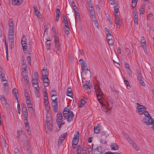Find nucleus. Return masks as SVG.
I'll return each instance as SVG.
<instances>
[{"instance_id":"nucleus-13","label":"nucleus","mask_w":154,"mask_h":154,"mask_svg":"<svg viewBox=\"0 0 154 154\" xmlns=\"http://www.w3.org/2000/svg\"><path fill=\"white\" fill-rule=\"evenodd\" d=\"M94 153L95 154H103L101 147V146L97 147L94 149Z\"/></svg>"},{"instance_id":"nucleus-12","label":"nucleus","mask_w":154,"mask_h":154,"mask_svg":"<svg viewBox=\"0 0 154 154\" xmlns=\"http://www.w3.org/2000/svg\"><path fill=\"white\" fill-rule=\"evenodd\" d=\"M55 48L58 51H59L60 45L59 42V39L57 37L54 38Z\"/></svg>"},{"instance_id":"nucleus-50","label":"nucleus","mask_w":154,"mask_h":154,"mask_svg":"<svg viewBox=\"0 0 154 154\" xmlns=\"http://www.w3.org/2000/svg\"><path fill=\"white\" fill-rule=\"evenodd\" d=\"M101 136H105L106 137L108 136V134L106 132L104 131H102L100 133Z\"/></svg>"},{"instance_id":"nucleus-35","label":"nucleus","mask_w":154,"mask_h":154,"mask_svg":"<svg viewBox=\"0 0 154 154\" xmlns=\"http://www.w3.org/2000/svg\"><path fill=\"white\" fill-rule=\"evenodd\" d=\"M147 17L149 20H151L153 19L154 17L152 14L151 13H149L147 15Z\"/></svg>"},{"instance_id":"nucleus-52","label":"nucleus","mask_w":154,"mask_h":154,"mask_svg":"<svg viewBox=\"0 0 154 154\" xmlns=\"http://www.w3.org/2000/svg\"><path fill=\"white\" fill-rule=\"evenodd\" d=\"M42 79H43V83H45V82H48L49 80L48 77H42Z\"/></svg>"},{"instance_id":"nucleus-36","label":"nucleus","mask_w":154,"mask_h":154,"mask_svg":"<svg viewBox=\"0 0 154 154\" xmlns=\"http://www.w3.org/2000/svg\"><path fill=\"white\" fill-rule=\"evenodd\" d=\"M35 93L36 97L38 98L40 96L39 88L35 89Z\"/></svg>"},{"instance_id":"nucleus-46","label":"nucleus","mask_w":154,"mask_h":154,"mask_svg":"<svg viewBox=\"0 0 154 154\" xmlns=\"http://www.w3.org/2000/svg\"><path fill=\"white\" fill-rule=\"evenodd\" d=\"M60 13V10L58 9H57L56 10V17H60V15H59Z\"/></svg>"},{"instance_id":"nucleus-16","label":"nucleus","mask_w":154,"mask_h":154,"mask_svg":"<svg viewBox=\"0 0 154 154\" xmlns=\"http://www.w3.org/2000/svg\"><path fill=\"white\" fill-rule=\"evenodd\" d=\"M110 147L112 150H116L118 149V146L116 143H113L110 145Z\"/></svg>"},{"instance_id":"nucleus-44","label":"nucleus","mask_w":154,"mask_h":154,"mask_svg":"<svg viewBox=\"0 0 154 154\" xmlns=\"http://www.w3.org/2000/svg\"><path fill=\"white\" fill-rule=\"evenodd\" d=\"M75 134L73 139H75L79 140V132H76L75 133Z\"/></svg>"},{"instance_id":"nucleus-43","label":"nucleus","mask_w":154,"mask_h":154,"mask_svg":"<svg viewBox=\"0 0 154 154\" xmlns=\"http://www.w3.org/2000/svg\"><path fill=\"white\" fill-rule=\"evenodd\" d=\"M141 47H142L143 48L144 51L145 52H146L147 51V47H146V43H144V44H143L142 45Z\"/></svg>"},{"instance_id":"nucleus-63","label":"nucleus","mask_w":154,"mask_h":154,"mask_svg":"<svg viewBox=\"0 0 154 154\" xmlns=\"http://www.w3.org/2000/svg\"><path fill=\"white\" fill-rule=\"evenodd\" d=\"M57 119H63V117L62 116L61 113L58 114L57 115Z\"/></svg>"},{"instance_id":"nucleus-3","label":"nucleus","mask_w":154,"mask_h":154,"mask_svg":"<svg viewBox=\"0 0 154 154\" xmlns=\"http://www.w3.org/2000/svg\"><path fill=\"white\" fill-rule=\"evenodd\" d=\"M21 44L24 53L27 52V46L26 39L25 35H23L21 39Z\"/></svg>"},{"instance_id":"nucleus-34","label":"nucleus","mask_w":154,"mask_h":154,"mask_svg":"<svg viewBox=\"0 0 154 154\" xmlns=\"http://www.w3.org/2000/svg\"><path fill=\"white\" fill-rule=\"evenodd\" d=\"M137 1V0H132L131 6L133 9L135 8L136 7Z\"/></svg>"},{"instance_id":"nucleus-61","label":"nucleus","mask_w":154,"mask_h":154,"mask_svg":"<svg viewBox=\"0 0 154 154\" xmlns=\"http://www.w3.org/2000/svg\"><path fill=\"white\" fill-rule=\"evenodd\" d=\"M140 42L141 43H143V44L146 43L145 38L143 36L141 38Z\"/></svg>"},{"instance_id":"nucleus-38","label":"nucleus","mask_w":154,"mask_h":154,"mask_svg":"<svg viewBox=\"0 0 154 154\" xmlns=\"http://www.w3.org/2000/svg\"><path fill=\"white\" fill-rule=\"evenodd\" d=\"M134 16V19H137L138 18V13L137 11H134L133 13Z\"/></svg>"},{"instance_id":"nucleus-18","label":"nucleus","mask_w":154,"mask_h":154,"mask_svg":"<svg viewBox=\"0 0 154 154\" xmlns=\"http://www.w3.org/2000/svg\"><path fill=\"white\" fill-rule=\"evenodd\" d=\"M56 122L58 125V126L60 128L59 130L61 127V125L63 124V120L62 119H57L56 120Z\"/></svg>"},{"instance_id":"nucleus-30","label":"nucleus","mask_w":154,"mask_h":154,"mask_svg":"<svg viewBox=\"0 0 154 154\" xmlns=\"http://www.w3.org/2000/svg\"><path fill=\"white\" fill-rule=\"evenodd\" d=\"M125 137L126 139L128 140V141L131 144H132L133 143V141L128 136L127 134H125Z\"/></svg>"},{"instance_id":"nucleus-27","label":"nucleus","mask_w":154,"mask_h":154,"mask_svg":"<svg viewBox=\"0 0 154 154\" xmlns=\"http://www.w3.org/2000/svg\"><path fill=\"white\" fill-rule=\"evenodd\" d=\"M50 41L51 40L47 39V41H46L45 42L46 48L47 50L50 49V48L51 43L50 42Z\"/></svg>"},{"instance_id":"nucleus-56","label":"nucleus","mask_w":154,"mask_h":154,"mask_svg":"<svg viewBox=\"0 0 154 154\" xmlns=\"http://www.w3.org/2000/svg\"><path fill=\"white\" fill-rule=\"evenodd\" d=\"M127 71L128 74L129 76H132V75L131 74V71L130 68H127Z\"/></svg>"},{"instance_id":"nucleus-5","label":"nucleus","mask_w":154,"mask_h":154,"mask_svg":"<svg viewBox=\"0 0 154 154\" xmlns=\"http://www.w3.org/2000/svg\"><path fill=\"white\" fill-rule=\"evenodd\" d=\"M143 122L146 125H149L152 124L153 120H152L150 116L145 117L143 119Z\"/></svg>"},{"instance_id":"nucleus-20","label":"nucleus","mask_w":154,"mask_h":154,"mask_svg":"<svg viewBox=\"0 0 154 154\" xmlns=\"http://www.w3.org/2000/svg\"><path fill=\"white\" fill-rule=\"evenodd\" d=\"M57 98H56L54 100H52V106L53 107L57 106Z\"/></svg>"},{"instance_id":"nucleus-1","label":"nucleus","mask_w":154,"mask_h":154,"mask_svg":"<svg viewBox=\"0 0 154 154\" xmlns=\"http://www.w3.org/2000/svg\"><path fill=\"white\" fill-rule=\"evenodd\" d=\"M96 92V95L97 100L102 105L101 108L102 110L106 112H110V109L112 108V101H110L106 103L103 102L104 99L102 97V92L99 85L96 84L94 87Z\"/></svg>"},{"instance_id":"nucleus-19","label":"nucleus","mask_w":154,"mask_h":154,"mask_svg":"<svg viewBox=\"0 0 154 154\" xmlns=\"http://www.w3.org/2000/svg\"><path fill=\"white\" fill-rule=\"evenodd\" d=\"M23 0H13L12 4L14 5H19L21 4Z\"/></svg>"},{"instance_id":"nucleus-28","label":"nucleus","mask_w":154,"mask_h":154,"mask_svg":"<svg viewBox=\"0 0 154 154\" xmlns=\"http://www.w3.org/2000/svg\"><path fill=\"white\" fill-rule=\"evenodd\" d=\"M86 101L84 100L81 99L80 101L79 106V107H82L84 105Z\"/></svg>"},{"instance_id":"nucleus-23","label":"nucleus","mask_w":154,"mask_h":154,"mask_svg":"<svg viewBox=\"0 0 154 154\" xmlns=\"http://www.w3.org/2000/svg\"><path fill=\"white\" fill-rule=\"evenodd\" d=\"M44 102L45 104H47V103H48V94L46 91H45V93L44 94Z\"/></svg>"},{"instance_id":"nucleus-4","label":"nucleus","mask_w":154,"mask_h":154,"mask_svg":"<svg viewBox=\"0 0 154 154\" xmlns=\"http://www.w3.org/2000/svg\"><path fill=\"white\" fill-rule=\"evenodd\" d=\"M137 112L140 115L143 114V111L146 110V108L140 105L139 103H137Z\"/></svg>"},{"instance_id":"nucleus-9","label":"nucleus","mask_w":154,"mask_h":154,"mask_svg":"<svg viewBox=\"0 0 154 154\" xmlns=\"http://www.w3.org/2000/svg\"><path fill=\"white\" fill-rule=\"evenodd\" d=\"M51 119V118H47L46 120V125L45 126V127H46V128L48 129V131H51L53 128L52 126L51 125L50 123V120ZM46 128L45 127V129Z\"/></svg>"},{"instance_id":"nucleus-47","label":"nucleus","mask_w":154,"mask_h":154,"mask_svg":"<svg viewBox=\"0 0 154 154\" xmlns=\"http://www.w3.org/2000/svg\"><path fill=\"white\" fill-rule=\"evenodd\" d=\"M14 28H10L8 31V34H14Z\"/></svg>"},{"instance_id":"nucleus-24","label":"nucleus","mask_w":154,"mask_h":154,"mask_svg":"<svg viewBox=\"0 0 154 154\" xmlns=\"http://www.w3.org/2000/svg\"><path fill=\"white\" fill-rule=\"evenodd\" d=\"M66 94L67 96L71 97L73 95L71 87L68 88L66 92Z\"/></svg>"},{"instance_id":"nucleus-8","label":"nucleus","mask_w":154,"mask_h":154,"mask_svg":"<svg viewBox=\"0 0 154 154\" xmlns=\"http://www.w3.org/2000/svg\"><path fill=\"white\" fill-rule=\"evenodd\" d=\"M24 122L25 126L26 128L27 132L29 135L31 134L30 131L29 130V125L28 120V117L27 118H24Z\"/></svg>"},{"instance_id":"nucleus-11","label":"nucleus","mask_w":154,"mask_h":154,"mask_svg":"<svg viewBox=\"0 0 154 154\" xmlns=\"http://www.w3.org/2000/svg\"><path fill=\"white\" fill-rule=\"evenodd\" d=\"M67 135V133H65L60 135L58 140V145L59 144H61L62 143L63 141L65 140Z\"/></svg>"},{"instance_id":"nucleus-58","label":"nucleus","mask_w":154,"mask_h":154,"mask_svg":"<svg viewBox=\"0 0 154 154\" xmlns=\"http://www.w3.org/2000/svg\"><path fill=\"white\" fill-rule=\"evenodd\" d=\"M107 140L106 139H103L102 138H101L100 139V142L103 144H106L107 143Z\"/></svg>"},{"instance_id":"nucleus-14","label":"nucleus","mask_w":154,"mask_h":154,"mask_svg":"<svg viewBox=\"0 0 154 154\" xmlns=\"http://www.w3.org/2000/svg\"><path fill=\"white\" fill-rule=\"evenodd\" d=\"M12 92L14 96L16 99L17 100V102L18 103V94L17 91V90L14 88L13 91Z\"/></svg>"},{"instance_id":"nucleus-26","label":"nucleus","mask_w":154,"mask_h":154,"mask_svg":"<svg viewBox=\"0 0 154 154\" xmlns=\"http://www.w3.org/2000/svg\"><path fill=\"white\" fill-rule=\"evenodd\" d=\"M22 70V75L23 77H26L28 76L27 71V68H23Z\"/></svg>"},{"instance_id":"nucleus-2","label":"nucleus","mask_w":154,"mask_h":154,"mask_svg":"<svg viewBox=\"0 0 154 154\" xmlns=\"http://www.w3.org/2000/svg\"><path fill=\"white\" fill-rule=\"evenodd\" d=\"M63 115L67 120L68 122L72 121L73 120V117L74 115L72 111L70 112L69 110L66 107L63 111Z\"/></svg>"},{"instance_id":"nucleus-22","label":"nucleus","mask_w":154,"mask_h":154,"mask_svg":"<svg viewBox=\"0 0 154 154\" xmlns=\"http://www.w3.org/2000/svg\"><path fill=\"white\" fill-rule=\"evenodd\" d=\"M4 90L5 91H8L9 89L8 84V82L3 83Z\"/></svg>"},{"instance_id":"nucleus-33","label":"nucleus","mask_w":154,"mask_h":154,"mask_svg":"<svg viewBox=\"0 0 154 154\" xmlns=\"http://www.w3.org/2000/svg\"><path fill=\"white\" fill-rule=\"evenodd\" d=\"M83 86L85 91H87L88 89L91 90V88H93L92 86L91 87V86H89V85H83Z\"/></svg>"},{"instance_id":"nucleus-29","label":"nucleus","mask_w":154,"mask_h":154,"mask_svg":"<svg viewBox=\"0 0 154 154\" xmlns=\"http://www.w3.org/2000/svg\"><path fill=\"white\" fill-rule=\"evenodd\" d=\"M0 97L2 104L3 105H5L6 103V101L5 98L3 95L1 96Z\"/></svg>"},{"instance_id":"nucleus-57","label":"nucleus","mask_w":154,"mask_h":154,"mask_svg":"<svg viewBox=\"0 0 154 154\" xmlns=\"http://www.w3.org/2000/svg\"><path fill=\"white\" fill-rule=\"evenodd\" d=\"M63 22L64 23H65L68 22L67 18L65 16V15L64 14H63Z\"/></svg>"},{"instance_id":"nucleus-55","label":"nucleus","mask_w":154,"mask_h":154,"mask_svg":"<svg viewBox=\"0 0 154 154\" xmlns=\"http://www.w3.org/2000/svg\"><path fill=\"white\" fill-rule=\"evenodd\" d=\"M143 114L145 116V117H146L147 116L149 117V116H150L148 112L145 110H144V111H143Z\"/></svg>"},{"instance_id":"nucleus-10","label":"nucleus","mask_w":154,"mask_h":154,"mask_svg":"<svg viewBox=\"0 0 154 154\" xmlns=\"http://www.w3.org/2000/svg\"><path fill=\"white\" fill-rule=\"evenodd\" d=\"M115 23L117 25V28H119L121 25L120 24V19L119 17V16L117 14H115Z\"/></svg>"},{"instance_id":"nucleus-25","label":"nucleus","mask_w":154,"mask_h":154,"mask_svg":"<svg viewBox=\"0 0 154 154\" xmlns=\"http://www.w3.org/2000/svg\"><path fill=\"white\" fill-rule=\"evenodd\" d=\"M145 8V6L144 5H141L139 9L140 14H142L144 12Z\"/></svg>"},{"instance_id":"nucleus-53","label":"nucleus","mask_w":154,"mask_h":154,"mask_svg":"<svg viewBox=\"0 0 154 154\" xmlns=\"http://www.w3.org/2000/svg\"><path fill=\"white\" fill-rule=\"evenodd\" d=\"M27 106L28 108H31V109H30L31 112H33L34 110L32 108V103H31L30 104H28L27 105Z\"/></svg>"},{"instance_id":"nucleus-41","label":"nucleus","mask_w":154,"mask_h":154,"mask_svg":"<svg viewBox=\"0 0 154 154\" xmlns=\"http://www.w3.org/2000/svg\"><path fill=\"white\" fill-rule=\"evenodd\" d=\"M57 94L56 91L54 89L52 90L51 92V95L52 97L54 96H56Z\"/></svg>"},{"instance_id":"nucleus-37","label":"nucleus","mask_w":154,"mask_h":154,"mask_svg":"<svg viewBox=\"0 0 154 154\" xmlns=\"http://www.w3.org/2000/svg\"><path fill=\"white\" fill-rule=\"evenodd\" d=\"M78 141L79 140L75 139H73L72 140V146H76L78 144Z\"/></svg>"},{"instance_id":"nucleus-49","label":"nucleus","mask_w":154,"mask_h":154,"mask_svg":"<svg viewBox=\"0 0 154 154\" xmlns=\"http://www.w3.org/2000/svg\"><path fill=\"white\" fill-rule=\"evenodd\" d=\"M133 148L135 149L136 150H139V148L137 146L136 144L133 142L132 144H131Z\"/></svg>"},{"instance_id":"nucleus-39","label":"nucleus","mask_w":154,"mask_h":154,"mask_svg":"<svg viewBox=\"0 0 154 154\" xmlns=\"http://www.w3.org/2000/svg\"><path fill=\"white\" fill-rule=\"evenodd\" d=\"M9 45L12 48L14 46V39H9Z\"/></svg>"},{"instance_id":"nucleus-17","label":"nucleus","mask_w":154,"mask_h":154,"mask_svg":"<svg viewBox=\"0 0 154 154\" xmlns=\"http://www.w3.org/2000/svg\"><path fill=\"white\" fill-rule=\"evenodd\" d=\"M42 77H48V72L47 69L46 68L44 69H43L42 70Z\"/></svg>"},{"instance_id":"nucleus-51","label":"nucleus","mask_w":154,"mask_h":154,"mask_svg":"<svg viewBox=\"0 0 154 154\" xmlns=\"http://www.w3.org/2000/svg\"><path fill=\"white\" fill-rule=\"evenodd\" d=\"M93 146H90L88 148V151L89 153L90 154H91L93 151Z\"/></svg>"},{"instance_id":"nucleus-60","label":"nucleus","mask_w":154,"mask_h":154,"mask_svg":"<svg viewBox=\"0 0 154 154\" xmlns=\"http://www.w3.org/2000/svg\"><path fill=\"white\" fill-rule=\"evenodd\" d=\"M24 78V81L26 84H28L29 83V80L28 79V76L26 77H23Z\"/></svg>"},{"instance_id":"nucleus-54","label":"nucleus","mask_w":154,"mask_h":154,"mask_svg":"<svg viewBox=\"0 0 154 154\" xmlns=\"http://www.w3.org/2000/svg\"><path fill=\"white\" fill-rule=\"evenodd\" d=\"M75 19H76L77 18L79 17V13L76 11L75 10Z\"/></svg>"},{"instance_id":"nucleus-32","label":"nucleus","mask_w":154,"mask_h":154,"mask_svg":"<svg viewBox=\"0 0 154 154\" xmlns=\"http://www.w3.org/2000/svg\"><path fill=\"white\" fill-rule=\"evenodd\" d=\"M82 73L83 74L87 73H90V71L89 69H88V68H82Z\"/></svg>"},{"instance_id":"nucleus-48","label":"nucleus","mask_w":154,"mask_h":154,"mask_svg":"<svg viewBox=\"0 0 154 154\" xmlns=\"http://www.w3.org/2000/svg\"><path fill=\"white\" fill-rule=\"evenodd\" d=\"M117 5H118V4H117V5H114V11L116 13H117L118 12L119 9L117 7Z\"/></svg>"},{"instance_id":"nucleus-40","label":"nucleus","mask_w":154,"mask_h":154,"mask_svg":"<svg viewBox=\"0 0 154 154\" xmlns=\"http://www.w3.org/2000/svg\"><path fill=\"white\" fill-rule=\"evenodd\" d=\"M106 38L108 39V40L114 39L113 36L112 35L110 34H106Z\"/></svg>"},{"instance_id":"nucleus-45","label":"nucleus","mask_w":154,"mask_h":154,"mask_svg":"<svg viewBox=\"0 0 154 154\" xmlns=\"http://www.w3.org/2000/svg\"><path fill=\"white\" fill-rule=\"evenodd\" d=\"M25 96L26 97V99H30L29 93L27 92V91L26 90L25 91Z\"/></svg>"},{"instance_id":"nucleus-15","label":"nucleus","mask_w":154,"mask_h":154,"mask_svg":"<svg viewBox=\"0 0 154 154\" xmlns=\"http://www.w3.org/2000/svg\"><path fill=\"white\" fill-rule=\"evenodd\" d=\"M79 62L81 65V67H87V65L86 62L82 59H80L79 60Z\"/></svg>"},{"instance_id":"nucleus-42","label":"nucleus","mask_w":154,"mask_h":154,"mask_svg":"<svg viewBox=\"0 0 154 154\" xmlns=\"http://www.w3.org/2000/svg\"><path fill=\"white\" fill-rule=\"evenodd\" d=\"M114 39L108 40V43L109 45H113L114 44Z\"/></svg>"},{"instance_id":"nucleus-6","label":"nucleus","mask_w":154,"mask_h":154,"mask_svg":"<svg viewBox=\"0 0 154 154\" xmlns=\"http://www.w3.org/2000/svg\"><path fill=\"white\" fill-rule=\"evenodd\" d=\"M17 137L20 139H22V137L24 138H26V136L24 132L22 130H18L17 131Z\"/></svg>"},{"instance_id":"nucleus-31","label":"nucleus","mask_w":154,"mask_h":154,"mask_svg":"<svg viewBox=\"0 0 154 154\" xmlns=\"http://www.w3.org/2000/svg\"><path fill=\"white\" fill-rule=\"evenodd\" d=\"M38 77H34L32 80V83L33 84H38Z\"/></svg>"},{"instance_id":"nucleus-62","label":"nucleus","mask_w":154,"mask_h":154,"mask_svg":"<svg viewBox=\"0 0 154 154\" xmlns=\"http://www.w3.org/2000/svg\"><path fill=\"white\" fill-rule=\"evenodd\" d=\"M115 0H110V4L112 5H117V4L116 2H115Z\"/></svg>"},{"instance_id":"nucleus-21","label":"nucleus","mask_w":154,"mask_h":154,"mask_svg":"<svg viewBox=\"0 0 154 154\" xmlns=\"http://www.w3.org/2000/svg\"><path fill=\"white\" fill-rule=\"evenodd\" d=\"M101 131V129L99 126H97L96 125L94 127V133L97 134L99 133Z\"/></svg>"},{"instance_id":"nucleus-64","label":"nucleus","mask_w":154,"mask_h":154,"mask_svg":"<svg viewBox=\"0 0 154 154\" xmlns=\"http://www.w3.org/2000/svg\"><path fill=\"white\" fill-rule=\"evenodd\" d=\"M15 154H20L19 151L18 149L16 148L14 149Z\"/></svg>"},{"instance_id":"nucleus-59","label":"nucleus","mask_w":154,"mask_h":154,"mask_svg":"<svg viewBox=\"0 0 154 154\" xmlns=\"http://www.w3.org/2000/svg\"><path fill=\"white\" fill-rule=\"evenodd\" d=\"M124 82H125V84L127 86H130V85H129V83L128 82V81L127 80V79L125 78H124Z\"/></svg>"},{"instance_id":"nucleus-7","label":"nucleus","mask_w":154,"mask_h":154,"mask_svg":"<svg viewBox=\"0 0 154 154\" xmlns=\"http://www.w3.org/2000/svg\"><path fill=\"white\" fill-rule=\"evenodd\" d=\"M137 76L138 79L140 83L143 86H145V84L144 82L143 79L142 75L140 74V72L138 71L137 72Z\"/></svg>"}]
</instances>
